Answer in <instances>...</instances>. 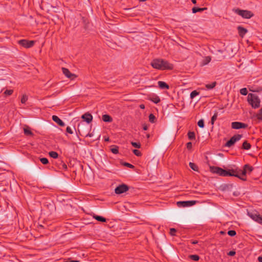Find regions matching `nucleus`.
<instances>
[{
	"mask_svg": "<svg viewBox=\"0 0 262 262\" xmlns=\"http://www.w3.org/2000/svg\"><path fill=\"white\" fill-rule=\"evenodd\" d=\"M102 119L105 122H111L113 121L112 118L108 115H103L102 116Z\"/></svg>",
	"mask_w": 262,
	"mask_h": 262,
	"instance_id": "nucleus-18",
	"label": "nucleus"
},
{
	"mask_svg": "<svg viewBox=\"0 0 262 262\" xmlns=\"http://www.w3.org/2000/svg\"><path fill=\"white\" fill-rule=\"evenodd\" d=\"M105 141H108V138L106 139H105Z\"/></svg>",
	"mask_w": 262,
	"mask_h": 262,
	"instance_id": "nucleus-57",
	"label": "nucleus"
},
{
	"mask_svg": "<svg viewBox=\"0 0 262 262\" xmlns=\"http://www.w3.org/2000/svg\"><path fill=\"white\" fill-rule=\"evenodd\" d=\"M192 243V244H197V243H198V241H194L192 242V243Z\"/></svg>",
	"mask_w": 262,
	"mask_h": 262,
	"instance_id": "nucleus-53",
	"label": "nucleus"
},
{
	"mask_svg": "<svg viewBox=\"0 0 262 262\" xmlns=\"http://www.w3.org/2000/svg\"><path fill=\"white\" fill-rule=\"evenodd\" d=\"M149 121L152 123L156 122V118L154 114H150L149 115Z\"/></svg>",
	"mask_w": 262,
	"mask_h": 262,
	"instance_id": "nucleus-29",
	"label": "nucleus"
},
{
	"mask_svg": "<svg viewBox=\"0 0 262 262\" xmlns=\"http://www.w3.org/2000/svg\"><path fill=\"white\" fill-rule=\"evenodd\" d=\"M211 171L212 173L218 174L219 175L222 177H228V176H238L237 174H235L236 170L230 169L229 170H226L222 168L212 166L210 167Z\"/></svg>",
	"mask_w": 262,
	"mask_h": 262,
	"instance_id": "nucleus-2",
	"label": "nucleus"
},
{
	"mask_svg": "<svg viewBox=\"0 0 262 262\" xmlns=\"http://www.w3.org/2000/svg\"><path fill=\"white\" fill-rule=\"evenodd\" d=\"M131 144L133 146L137 148H139L141 147V144L140 143L132 142Z\"/></svg>",
	"mask_w": 262,
	"mask_h": 262,
	"instance_id": "nucleus-34",
	"label": "nucleus"
},
{
	"mask_svg": "<svg viewBox=\"0 0 262 262\" xmlns=\"http://www.w3.org/2000/svg\"><path fill=\"white\" fill-rule=\"evenodd\" d=\"M234 12L244 18H250L253 16V13L251 11L248 10L236 9L234 10Z\"/></svg>",
	"mask_w": 262,
	"mask_h": 262,
	"instance_id": "nucleus-6",
	"label": "nucleus"
},
{
	"mask_svg": "<svg viewBox=\"0 0 262 262\" xmlns=\"http://www.w3.org/2000/svg\"><path fill=\"white\" fill-rule=\"evenodd\" d=\"M123 165L124 166H126L127 167H129V168H134V165H133L132 164H130V163H128L125 162Z\"/></svg>",
	"mask_w": 262,
	"mask_h": 262,
	"instance_id": "nucleus-43",
	"label": "nucleus"
},
{
	"mask_svg": "<svg viewBox=\"0 0 262 262\" xmlns=\"http://www.w3.org/2000/svg\"><path fill=\"white\" fill-rule=\"evenodd\" d=\"M220 233H221V234H224V232H223V231H221V232H220Z\"/></svg>",
	"mask_w": 262,
	"mask_h": 262,
	"instance_id": "nucleus-56",
	"label": "nucleus"
},
{
	"mask_svg": "<svg viewBox=\"0 0 262 262\" xmlns=\"http://www.w3.org/2000/svg\"><path fill=\"white\" fill-rule=\"evenodd\" d=\"M251 91H253V92H258V90H250Z\"/></svg>",
	"mask_w": 262,
	"mask_h": 262,
	"instance_id": "nucleus-55",
	"label": "nucleus"
},
{
	"mask_svg": "<svg viewBox=\"0 0 262 262\" xmlns=\"http://www.w3.org/2000/svg\"><path fill=\"white\" fill-rule=\"evenodd\" d=\"M235 254V252L234 251H231L228 253V255L229 256H234Z\"/></svg>",
	"mask_w": 262,
	"mask_h": 262,
	"instance_id": "nucleus-46",
	"label": "nucleus"
},
{
	"mask_svg": "<svg viewBox=\"0 0 262 262\" xmlns=\"http://www.w3.org/2000/svg\"><path fill=\"white\" fill-rule=\"evenodd\" d=\"M18 43L26 48H29L33 47L35 43V41L33 40H28L26 39H21L18 41Z\"/></svg>",
	"mask_w": 262,
	"mask_h": 262,
	"instance_id": "nucleus-8",
	"label": "nucleus"
},
{
	"mask_svg": "<svg viewBox=\"0 0 262 262\" xmlns=\"http://www.w3.org/2000/svg\"><path fill=\"white\" fill-rule=\"evenodd\" d=\"M195 201H180L177 202V204L179 207H189L195 204Z\"/></svg>",
	"mask_w": 262,
	"mask_h": 262,
	"instance_id": "nucleus-11",
	"label": "nucleus"
},
{
	"mask_svg": "<svg viewBox=\"0 0 262 262\" xmlns=\"http://www.w3.org/2000/svg\"><path fill=\"white\" fill-rule=\"evenodd\" d=\"M93 136V133H89L85 137H92Z\"/></svg>",
	"mask_w": 262,
	"mask_h": 262,
	"instance_id": "nucleus-49",
	"label": "nucleus"
},
{
	"mask_svg": "<svg viewBox=\"0 0 262 262\" xmlns=\"http://www.w3.org/2000/svg\"><path fill=\"white\" fill-rule=\"evenodd\" d=\"M52 119L60 126H64L65 125L64 123L57 116H52Z\"/></svg>",
	"mask_w": 262,
	"mask_h": 262,
	"instance_id": "nucleus-14",
	"label": "nucleus"
},
{
	"mask_svg": "<svg viewBox=\"0 0 262 262\" xmlns=\"http://www.w3.org/2000/svg\"><path fill=\"white\" fill-rule=\"evenodd\" d=\"M148 127L147 126V125L146 124H144L143 125V129L144 130H147Z\"/></svg>",
	"mask_w": 262,
	"mask_h": 262,
	"instance_id": "nucleus-47",
	"label": "nucleus"
},
{
	"mask_svg": "<svg viewBox=\"0 0 262 262\" xmlns=\"http://www.w3.org/2000/svg\"><path fill=\"white\" fill-rule=\"evenodd\" d=\"M13 91L12 90H7L5 91L4 94L6 95L10 96L12 94Z\"/></svg>",
	"mask_w": 262,
	"mask_h": 262,
	"instance_id": "nucleus-40",
	"label": "nucleus"
},
{
	"mask_svg": "<svg viewBox=\"0 0 262 262\" xmlns=\"http://www.w3.org/2000/svg\"><path fill=\"white\" fill-rule=\"evenodd\" d=\"M199 92H197L196 91L194 90L193 91H192L191 93H190V98L191 99H193L195 96H198L199 95Z\"/></svg>",
	"mask_w": 262,
	"mask_h": 262,
	"instance_id": "nucleus-32",
	"label": "nucleus"
},
{
	"mask_svg": "<svg viewBox=\"0 0 262 262\" xmlns=\"http://www.w3.org/2000/svg\"><path fill=\"white\" fill-rule=\"evenodd\" d=\"M228 234L231 236H234L236 235V232L235 230H229L228 231Z\"/></svg>",
	"mask_w": 262,
	"mask_h": 262,
	"instance_id": "nucleus-41",
	"label": "nucleus"
},
{
	"mask_svg": "<svg viewBox=\"0 0 262 262\" xmlns=\"http://www.w3.org/2000/svg\"><path fill=\"white\" fill-rule=\"evenodd\" d=\"M149 137H150L149 134H147V135H146V137H147V138H149Z\"/></svg>",
	"mask_w": 262,
	"mask_h": 262,
	"instance_id": "nucleus-54",
	"label": "nucleus"
},
{
	"mask_svg": "<svg viewBox=\"0 0 262 262\" xmlns=\"http://www.w3.org/2000/svg\"><path fill=\"white\" fill-rule=\"evenodd\" d=\"M128 190V187L125 184H121L117 187L115 189L116 194H121Z\"/></svg>",
	"mask_w": 262,
	"mask_h": 262,
	"instance_id": "nucleus-9",
	"label": "nucleus"
},
{
	"mask_svg": "<svg viewBox=\"0 0 262 262\" xmlns=\"http://www.w3.org/2000/svg\"><path fill=\"white\" fill-rule=\"evenodd\" d=\"M198 125L199 127L203 128L204 127V122L203 119L200 120L198 122Z\"/></svg>",
	"mask_w": 262,
	"mask_h": 262,
	"instance_id": "nucleus-39",
	"label": "nucleus"
},
{
	"mask_svg": "<svg viewBox=\"0 0 262 262\" xmlns=\"http://www.w3.org/2000/svg\"><path fill=\"white\" fill-rule=\"evenodd\" d=\"M247 101L252 108L255 109L260 107V99L255 94L249 93L247 97Z\"/></svg>",
	"mask_w": 262,
	"mask_h": 262,
	"instance_id": "nucleus-3",
	"label": "nucleus"
},
{
	"mask_svg": "<svg viewBox=\"0 0 262 262\" xmlns=\"http://www.w3.org/2000/svg\"><path fill=\"white\" fill-rule=\"evenodd\" d=\"M248 215L253 221L262 225V216L256 210L248 211Z\"/></svg>",
	"mask_w": 262,
	"mask_h": 262,
	"instance_id": "nucleus-5",
	"label": "nucleus"
},
{
	"mask_svg": "<svg viewBox=\"0 0 262 262\" xmlns=\"http://www.w3.org/2000/svg\"><path fill=\"white\" fill-rule=\"evenodd\" d=\"M255 117L258 120V122H262V107L259 110V112L256 114Z\"/></svg>",
	"mask_w": 262,
	"mask_h": 262,
	"instance_id": "nucleus-19",
	"label": "nucleus"
},
{
	"mask_svg": "<svg viewBox=\"0 0 262 262\" xmlns=\"http://www.w3.org/2000/svg\"><path fill=\"white\" fill-rule=\"evenodd\" d=\"M40 161L43 164H47L49 163L48 160L46 158H42L40 159Z\"/></svg>",
	"mask_w": 262,
	"mask_h": 262,
	"instance_id": "nucleus-37",
	"label": "nucleus"
},
{
	"mask_svg": "<svg viewBox=\"0 0 262 262\" xmlns=\"http://www.w3.org/2000/svg\"><path fill=\"white\" fill-rule=\"evenodd\" d=\"M133 151V153L138 157H140L142 155L141 152L138 149H134Z\"/></svg>",
	"mask_w": 262,
	"mask_h": 262,
	"instance_id": "nucleus-38",
	"label": "nucleus"
},
{
	"mask_svg": "<svg viewBox=\"0 0 262 262\" xmlns=\"http://www.w3.org/2000/svg\"><path fill=\"white\" fill-rule=\"evenodd\" d=\"M248 127L247 124L240 122H233L231 123V127L233 129H238L241 128H246Z\"/></svg>",
	"mask_w": 262,
	"mask_h": 262,
	"instance_id": "nucleus-10",
	"label": "nucleus"
},
{
	"mask_svg": "<svg viewBox=\"0 0 262 262\" xmlns=\"http://www.w3.org/2000/svg\"><path fill=\"white\" fill-rule=\"evenodd\" d=\"M187 135L189 140H194L195 138V135L193 132L189 131Z\"/></svg>",
	"mask_w": 262,
	"mask_h": 262,
	"instance_id": "nucleus-24",
	"label": "nucleus"
},
{
	"mask_svg": "<svg viewBox=\"0 0 262 262\" xmlns=\"http://www.w3.org/2000/svg\"><path fill=\"white\" fill-rule=\"evenodd\" d=\"M236 170V172L235 174H237L238 176H235V177H237L242 180L246 181V173L247 172H251L253 170V168L252 166L249 165V164H246L244 166V169L243 170Z\"/></svg>",
	"mask_w": 262,
	"mask_h": 262,
	"instance_id": "nucleus-4",
	"label": "nucleus"
},
{
	"mask_svg": "<svg viewBox=\"0 0 262 262\" xmlns=\"http://www.w3.org/2000/svg\"><path fill=\"white\" fill-rule=\"evenodd\" d=\"M189 258L192 260H194V261H198L200 259V257L199 255H190L189 256Z\"/></svg>",
	"mask_w": 262,
	"mask_h": 262,
	"instance_id": "nucleus-31",
	"label": "nucleus"
},
{
	"mask_svg": "<svg viewBox=\"0 0 262 262\" xmlns=\"http://www.w3.org/2000/svg\"><path fill=\"white\" fill-rule=\"evenodd\" d=\"M211 60V58L210 56H208L205 57L203 60L202 64L203 66L207 64L208 63H209L210 62Z\"/></svg>",
	"mask_w": 262,
	"mask_h": 262,
	"instance_id": "nucleus-21",
	"label": "nucleus"
},
{
	"mask_svg": "<svg viewBox=\"0 0 262 262\" xmlns=\"http://www.w3.org/2000/svg\"><path fill=\"white\" fill-rule=\"evenodd\" d=\"M258 260L259 262H262V256H259L258 257Z\"/></svg>",
	"mask_w": 262,
	"mask_h": 262,
	"instance_id": "nucleus-51",
	"label": "nucleus"
},
{
	"mask_svg": "<svg viewBox=\"0 0 262 262\" xmlns=\"http://www.w3.org/2000/svg\"><path fill=\"white\" fill-rule=\"evenodd\" d=\"M28 100V96L26 95H24L21 98V102L25 103Z\"/></svg>",
	"mask_w": 262,
	"mask_h": 262,
	"instance_id": "nucleus-36",
	"label": "nucleus"
},
{
	"mask_svg": "<svg viewBox=\"0 0 262 262\" xmlns=\"http://www.w3.org/2000/svg\"><path fill=\"white\" fill-rule=\"evenodd\" d=\"M187 148L188 149H190L192 148V143L191 142H188L186 144Z\"/></svg>",
	"mask_w": 262,
	"mask_h": 262,
	"instance_id": "nucleus-45",
	"label": "nucleus"
},
{
	"mask_svg": "<svg viewBox=\"0 0 262 262\" xmlns=\"http://www.w3.org/2000/svg\"><path fill=\"white\" fill-rule=\"evenodd\" d=\"M189 165L190 166V167L193 169V170L194 171H198V166L194 164V163H192V162H190L189 163Z\"/></svg>",
	"mask_w": 262,
	"mask_h": 262,
	"instance_id": "nucleus-27",
	"label": "nucleus"
},
{
	"mask_svg": "<svg viewBox=\"0 0 262 262\" xmlns=\"http://www.w3.org/2000/svg\"><path fill=\"white\" fill-rule=\"evenodd\" d=\"M149 100H150V101H151L152 102L156 104L158 103L159 102H160V97L155 94L150 95L149 97Z\"/></svg>",
	"mask_w": 262,
	"mask_h": 262,
	"instance_id": "nucleus-16",
	"label": "nucleus"
},
{
	"mask_svg": "<svg viewBox=\"0 0 262 262\" xmlns=\"http://www.w3.org/2000/svg\"><path fill=\"white\" fill-rule=\"evenodd\" d=\"M216 84V82H213L210 84H206L205 87L206 88V89H207L208 90H210V89H212L213 88H214Z\"/></svg>",
	"mask_w": 262,
	"mask_h": 262,
	"instance_id": "nucleus-25",
	"label": "nucleus"
},
{
	"mask_svg": "<svg viewBox=\"0 0 262 262\" xmlns=\"http://www.w3.org/2000/svg\"><path fill=\"white\" fill-rule=\"evenodd\" d=\"M49 156L54 158V159H56L58 158V154L57 152L56 151H50L49 152Z\"/></svg>",
	"mask_w": 262,
	"mask_h": 262,
	"instance_id": "nucleus-26",
	"label": "nucleus"
},
{
	"mask_svg": "<svg viewBox=\"0 0 262 262\" xmlns=\"http://www.w3.org/2000/svg\"><path fill=\"white\" fill-rule=\"evenodd\" d=\"M61 69L63 74L71 80H74L77 77V76L75 74L71 73L68 69L66 68H62Z\"/></svg>",
	"mask_w": 262,
	"mask_h": 262,
	"instance_id": "nucleus-12",
	"label": "nucleus"
},
{
	"mask_svg": "<svg viewBox=\"0 0 262 262\" xmlns=\"http://www.w3.org/2000/svg\"><path fill=\"white\" fill-rule=\"evenodd\" d=\"M159 88L161 89H169V85L165 82L159 81L158 82Z\"/></svg>",
	"mask_w": 262,
	"mask_h": 262,
	"instance_id": "nucleus-17",
	"label": "nucleus"
},
{
	"mask_svg": "<svg viewBox=\"0 0 262 262\" xmlns=\"http://www.w3.org/2000/svg\"><path fill=\"white\" fill-rule=\"evenodd\" d=\"M237 30L238 32L239 35L242 38L245 36V35L248 32V31L246 29L242 27V26H238L237 27Z\"/></svg>",
	"mask_w": 262,
	"mask_h": 262,
	"instance_id": "nucleus-15",
	"label": "nucleus"
},
{
	"mask_svg": "<svg viewBox=\"0 0 262 262\" xmlns=\"http://www.w3.org/2000/svg\"><path fill=\"white\" fill-rule=\"evenodd\" d=\"M66 131H67V133H69L70 134H72L73 133L72 128L70 127H69V126H68L67 127Z\"/></svg>",
	"mask_w": 262,
	"mask_h": 262,
	"instance_id": "nucleus-44",
	"label": "nucleus"
},
{
	"mask_svg": "<svg viewBox=\"0 0 262 262\" xmlns=\"http://www.w3.org/2000/svg\"><path fill=\"white\" fill-rule=\"evenodd\" d=\"M93 217L98 221L101 222H106V219L101 216L95 215H94Z\"/></svg>",
	"mask_w": 262,
	"mask_h": 262,
	"instance_id": "nucleus-23",
	"label": "nucleus"
},
{
	"mask_svg": "<svg viewBox=\"0 0 262 262\" xmlns=\"http://www.w3.org/2000/svg\"><path fill=\"white\" fill-rule=\"evenodd\" d=\"M176 232H177V230H176V229H174V228H171V229H170V232H169V233H170V234L171 235H172V236H174V235H176Z\"/></svg>",
	"mask_w": 262,
	"mask_h": 262,
	"instance_id": "nucleus-42",
	"label": "nucleus"
},
{
	"mask_svg": "<svg viewBox=\"0 0 262 262\" xmlns=\"http://www.w3.org/2000/svg\"><path fill=\"white\" fill-rule=\"evenodd\" d=\"M140 108H141V109H144L145 108V106L144 104H140Z\"/></svg>",
	"mask_w": 262,
	"mask_h": 262,
	"instance_id": "nucleus-50",
	"label": "nucleus"
},
{
	"mask_svg": "<svg viewBox=\"0 0 262 262\" xmlns=\"http://www.w3.org/2000/svg\"><path fill=\"white\" fill-rule=\"evenodd\" d=\"M217 116H218V113H217V112H215L214 114V115H213V116L212 117L211 119V123L212 125L214 124V123L215 121L216 120Z\"/></svg>",
	"mask_w": 262,
	"mask_h": 262,
	"instance_id": "nucleus-28",
	"label": "nucleus"
},
{
	"mask_svg": "<svg viewBox=\"0 0 262 262\" xmlns=\"http://www.w3.org/2000/svg\"><path fill=\"white\" fill-rule=\"evenodd\" d=\"M242 147L243 149L246 150H249L251 148V145L249 143H248L247 141H245L243 143Z\"/></svg>",
	"mask_w": 262,
	"mask_h": 262,
	"instance_id": "nucleus-22",
	"label": "nucleus"
},
{
	"mask_svg": "<svg viewBox=\"0 0 262 262\" xmlns=\"http://www.w3.org/2000/svg\"><path fill=\"white\" fill-rule=\"evenodd\" d=\"M66 262H79V261H78V260H73L68 259Z\"/></svg>",
	"mask_w": 262,
	"mask_h": 262,
	"instance_id": "nucleus-48",
	"label": "nucleus"
},
{
	"mask_svg": "<svg viewBox=\"0 0 262 262\" xmlns=\"http://www.w3.org/2000/svg\"><path fill=\"white\" fill-rule=\"evenodd\" d=\"M111 150L114 154H117L119 152L118 147L116 146L112 147Z\"/></svg>",
	"mask_w": 262,
	"mask_h": 262,
	"instance_id": "nucleus-33",
	"label": "nucleus"
},
{
	"mask_svg": "<svg viewBox=\"0 0 262 262\" xmlns=\"http://www.w3.org/2000/svg\"><path fill=\"white\" fill-rule=\"evenodd\" d=\"M207 8H197V7H193L192 9V12L193 13H195L198 12H202L205 10H206Z\"/></svg>",
	"mask_w": 262,
	"mask_h": 262,
	"instance_id": "nucleus-20",
	"label": "nucleus"
},
{
	"mask_svg": "<svg viewBox=\"0 0 262 262\" xmlns=\"http://www.w3.org/2000/svg\"><path fill=\"white\" fill-rule=\"evenodd\" d=\"M82 119L86 122L88 123H90L93 119V116L91 114L89 113H85L83 114L82 117Z\"/></svg>",
	"mask_w": 262,
	"mask_h": 262,
	"instance_id": "nucleus-13",
	"label": "nucleus"
},
{
	"mask_svg": "<svg viewBox=\"0 0 262 262\" xmlns=\"http://www.w3.org/2000/svg\"><path fill=\"white\" fill-rule=\"evenodd\" d=\"M193 4H195L196 3V0H191Z\"/></svg>",
	"mask_w": 262,
	"mask_h": 262,
	"instance_id": "nucleus-52",
	"label": "nucleus"
},
{
	"mask_svg": "<svg viewBox=\"0 0 262 262\" xmlns=\"http://www.w3.org/2000/svg\"><path fill=\"white\" fill-rule=\"evenodd\" d=\"M242 137V135L239 134L233 136L226 143L225 146L230 147L233 145L236 142L238 141Z\"/></svg>",
	"mask_w": 262,
	"mask_h": 262,
	"instance_id": "nucleus-7",
	"label": "nucleus"
},
{
	"mask_svg": "<svg viewBox=\"0 0 262 262\" xmlns=\"http://www.w3.org/2000/svg\"><path fill=\"white\" fill-rule=\"evenodd\" d=\"M24 134L27 136H32L33 133L28 128H24Z\"/></svg>",
	"mask_w": 262,
	"mask_h": 262,
	"instance_id": "nucleus-30",
	"label": "nucleus"
},
{
	"mask_svg": "<svg viewBox=\"0 0 262 262\" xmlns=\"http://www.w3.org/2000/svg\"><path fill=\"white\" fill-rule=\"evenodd\" d=\"M152 67L159 70H172L173 64L163 59L157 58L152 60L150 63Z\"/></svg>",
	"mask_w": 262,
	"mask_h": 262,
	"instance_id": "nucleus-1",
	"label": "nucleus"
},
{
	"mask_svg": "<svg viewBox=\"0 0 262 262\" xmlns=\"http://www.w3.org/2000/svg\"><path fill=\"white\" fill-rule=\"evenodd\" d=\"M240 93L243 95H247L248 94V91L246 88H243L240 90Z\"/></svg>",
	"mask_w": 262,
	"mask_h": 262,
	"instance_id": "nucleus-35",
	"label": "nucleus"
}]
</instances>
